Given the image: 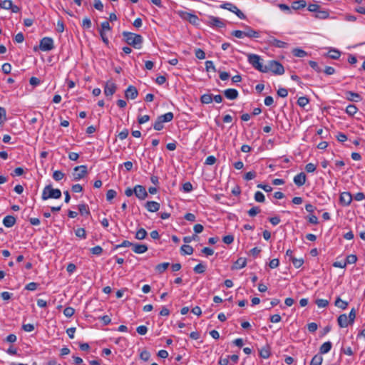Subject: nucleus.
<instances>
[{
  "label": "nucleus",
  "mask_w": 365,
  "mask_h": 365,
  "mask_svg": "<svg viewBox=\"0 0 365 365\" xmlns=\"http://www.w3.org/2000/svg\"><path fill=\"white\" fill-rule=\"evenodd\" d=\"M124 41L135 48H140L143 43V37L140 34L123 31L122 34Z\"/></svg>",
  "instance_id": "nucleus-1"
},
{
  "label": "nucleus",
  "mask_w": 365,
  "mask_h": 365,
  "mask_svg": "<svg viewBox=\"0 0 365 365\" xmlns=\"http://www.w3.org/2000/svg\"><path fill=\"white\" fill-rule=\"evenodd\" d=\"M61 197V191L59 189H54L51 185H46L42 192L41 198L46 200L49 198L59 199Z\"/></svg>",
  "instance_id": "nucleus-2"
},
{
  "label": "nucleus",
  "mask_w": 365,
  "mask_h": 365,
  "mask_svg": "<svg viewBox=\"0 0 365 365\" xmlns=\"http://www.w3.org/2000/svg\"><path fill=\"white\" fill-rule=\"evenodd\" d=\"M247 60L254 68H263L262 59L259 55L254 53L248 54Z\"/></svg>",
  "instance_id": "nucleus-3"
},
{
  "label": "nucleus",
  "mask_w": 365,
  "mask_h": 365,
  "mask_svg": "<svg viewBox=\"0 0 365 365\" xmlns=\"http://www.w3.org/2000/svg\"><path fill=\"white\" fill-rule=\"evenodd\" d=\"M88 173L86 165L76 166L73 169V180H79L83 178Z\"/></svg>",
  "instance_id": "nucleus-4"
},
{
  "label": "nucleus",
  "mask_w": 365,
  "mask_h": 365,
  "mask_svg": "<svg viewBox=\"0 0 365 365\" xmlns=\"http://www.w3.org/2000/svg\"><path fill=\"white\" fill-rule=\"evenodd\" d=\"M39 48L43 51H48L52 50L53 48V39L49 37L43 38L40 41Z\"/></svg>",
  "instance_id": "nucleus-5"
},
{
  "label": "nucleus",
  "mask_w": 365,
  "mask_h": 365,
  "mask_svg": "<svg viewBox=\"0 0 365 365\" xmlns=\"http://www.w3.org/2000/svg\"><path fill=\"white\" fill-rule=\"evenodd\" d=\"M179 14L182 19L189 21L193 25L197 24L199 19L195 14H190L187 11H180Z\"/></svg>",
  "instance_id": "nucleus-6"
},
{
  "label": "nucleus",
  "mask_w": 365,
  "mask_h": 365,
  "mask_svg": "<svg viewBox=\"0 0 365 365\" xmlns=\"http://www.w3.org/2000/svg\"><path fill=\"white\" fill-rule=\"evenodd\" d=\"M135 196L140 200H145L148 197V192L143 185H137L133 188Z\"/></svg>",
  "instance_id": "nucleus-7"
},
{
  "label": "nucleus",
  "mask_w": 365,
  "mask_h": 365,
  "mask_svg": "<svg viewBox=\"0 0 365 365\" xmlns=\"http://www.w3.org/2000/svg\"><path fill=\"white\" fill-rule=\"evenodd\" d=\"M207 23L213 27L223 28L225 26V23L223 20L213 16L208 17Z\"/></svg>",
  "instance_id": "nucleus-8"
},
{
  "label": "nucleus",
  "mask_w": 365,
  "mask_h": 365,
  "mask_svg": "<svg viewBox=\"0 0 365 365\" xmlns=\"http://www.w3.org/2000/svg\"><path fill=\"white\" fill-rule=\"evenodd\" d=\"M116 85L111 81H108L104 87V94L106 96H112L116 91Z\"/></svg>",
  "instance_id": "nucleus-9"
},
{
  "label": "nucleus",
  "mask_w": 365,
  "mask_h": 365,
  "mask_svg": "<svg viewBox=\"0 0 365 365\" xmlns=\"http://www.w3.org/2000/svg\"><path fill=\"white\" fill-rule=\"evenodd\" d=\"M352 195L349 192H343L339 197V202L344 206H348L352 201Z\"/></svg>",
  "instance_id": "nucleus-10"
},
{
  "label": "nucleus",
  "mask_w": 365,
  "mask_h": 365,
  "mask_svg": "<svg viewBox=\"0 0 365 365\" xmlns=\"http://www.w3.org/2000/svg\"><path fill=\"white\" fill-rule=\"evenodd\" d=\"M138 91L133 86H129L125 91V96L128 99H135L138 97Z\"/></svg>",
  "instance_id": "nucleus-11"
},
{
  "label": "nucleus",
  "mask_w": 365,
  "mask_h": 365,
  "mask_svg": "<svg viewBox=\"0 0 365 365\" xmlns=\"http://www.w3.org/2000/svg\"><path fill=\"white\" fill-rule=\"evenodd\" d=\"M307 176L304 173L302 172L294 178V182L298 186L301 187L306 182Z\"/></svg>",
  "instance_id": "nucleus-12"
},
{
  "label": "nucleus",
  "mask_w": 365,
  "mask_h": 365,
  "mask_svg": "<svg viewBox=\"0 0 365 365\" xmlns=\"http://www.w3.org/2000/svg\"><path fill=\"white\" fill-rule=\"evenodd\" d=\"M145 207L149 212H154L159 210L160 204L155 201H148Z\"/></svg>",
  "instance_id": "nucleus-13"
},
{
  "label": "nucleus",
  "mask_w": 365,
  "mask_h": 365,
  "mask_svg": "<svg viewBox=\"0 0 365 365\" xmlns=\"http://www.w3.org/2000/svg\"><path fill=\"white\" fill-rule=\"evenodd\" d=\"M338 324L341 328L347 327L350 323L349 322L348 317L346 314H342L338 317L337 319Z\"/></svg>",
  "instance_id": "nucleus-14"
},
{
  "label": "nucleus",
  "mask_w": 365,
  "mask_h": 365,
  "mask_svg": "<svg viewBox=\"0 0 365 365\" xmlns=\"http://www.w3.org/2000/svg\"><path fill=\"white\" fill-rule=\"evenodd\" d=\"M224 95L230 100H235L238 97V91L234 88H228L224 91Z\"/></svg>",
  "instance_id": "nucleus-15"
},
{
  "label": "nucleus",
  "mask_w": 365,
  "mask_h": 365,
  "mask_svg": "<svg viewBox=\"0 0 365 365\" xmlns=\"http://www.w3.org/2000/svg\"><path fill=\"white\" fill-rule=\"evenodd\" d=\"M245 36L249 38H258L259 36V34L258 31L254 30L251 27L248 26H245V31H244Z\"/></svg>",
  "instance_id": "nucleus-16"
},
{
  "label": "nucleus",
  "mask_w": 365,
  "mask_h": 365,
  "mask_svg": "<svg viewBox=\"0 0 365 365\" xmlns=\"http://www.w3.org/2000/svg\"><path fill=\"white\" fill-rule=\"evenodd\" d=\"M259 356L263 359H268L270 355V346L269 344H266L264 346L262 347L259 351Z\"/></svg>",
  "instance_id": "nucleus-17"
},
{
  "label": "nucleus",
  "mask_w": 365,
  "mask_h": 365,
  "mask_svg": "<svg viewBox=\"0 0 365 365\" xmlns=\"http://www.w3.org/2000/svg\"><path fill=\"white\" fill-rule=\"evenodd\" d=\"M16 223V218L12 215H7L3 220V224L6 227H11Z\"/></svg>",
  "instance_id": "nucleus-18"
},
{
  "label": "nucleus",
  "mask_w": 365,
  "mask_h": 365,
  "mask_svg": "<svg viewBox=\"0 0 365 365\" xmlns=\"http://www.w3.org/2000/svg\"><path fill=\"white\" fill-rule=\"evenodd\" d=\"M133 250L137 254H143L148 250V247L145 245L133 244Z\"/></svg>",
  "instance_id": "nucleus-19"
},
{
  "label": "nucleus",
  "mask_w": 365,
  "mask_h": 365,
  "mask_svg": "<svg viewBox=\"0 0 365 365\" xmlns=\"http://www.w3.org/2000/svg\"><path fill=\"white\" fill-rule=\"evenodd\" d=\"M269 43L271 45H272L275 47H277V48H285L287 46V43H285L282 41L278 40L274 37H272L269 39Z\"/></svg>",
  "instance_id": "nucleus-20"
},
{
  "label": "nucleus",
  "mask_w": 365,
  "mask_h": 365,
  "mask_svg": "<svg viewBox=\"0 0 365 365\" xmlns=\"http://www.w3.org/2000/svg\"><path fill=\"white\" fill-rule=\"evenodd\" d=\"M314 17L319 19H327L329 17V12L327 10H322L320 8L314 14Z\"/></svg>",
  "instance_id": "nucleus-21"
},
{
  "label": "nucleus",
  "mask_w": 365,
  "mask_h": 365,
  "mask_svg": "<svg viewBox=\"0 0 365 365\" xmlns=\"http://www.w3.org/2000/svg\"><path fill=\"white\" fill-rule=\"evenodd\" d=\"M332 347V344L330 341L324 342L319 348V354H324L328 353Z\"/></svg>",
  "instance_id": "nucleus-22"
},
{
  "label": "nucleus",
  "mask_w": 365,
  "mask_h": 365,
  "mask_svg": "<svg viewBox=\"0 0 365 365\" xmlns=\"http://www.w3.org/2000/svg\"><path fill=\"white\" fill-rule=\"evenodd\" d=\"M346 94V98L350 101L358 102L361 100V96L359 93L352 91H347Z\"/></svg>",
  "instance_id": "nucleus-23"
},
{
  "label": "nucleus",
  "mask_w": 365,
  "mask_h": 365,
  "mask_svg": "<svg viewBox=\"0 0 365 365\" xmlns=\"http://www.w3.org/2000/svg\"><path fill=\"white\" fill-rule=\"evenodd\" d=\"M247 264V259L244 257H240L235 262L232 269H242L245 267Z\"/></svg>",
  "instance_id": "nucleus-24"
},
{
  "label": "nucleus",
  "mask_w": 365,
  "mask_h": 365,
  "mask_svg": "<svg viewBox=\"0 0 365 365\" xmlns=\"http://www.w3.org/2000/svg\"><path fill=\"white\" fill-rule=\"evenodd\" d=\"M307 6V3L304 0H299L294 1L292 5V8L294 10L303 9Z\"/></svg>",
  "instance_id": "nucleus-25"
},
{
  "label": "nucleus",
  "mask_w": 365,
  "mask_h": 365,
  "mask_svg": "<svg viewBox=\"0 0 365 365\" xmlns=\"http://www.w3.org/2000/svg\"><path fill=\"white\" fill-rule=\"evenodd\" d=\"M173 113L172 112H168L164 115L158 116V118L163 123H167L171 121L173 119Z\"/></svg>",
  "instance_id": "nucleus-26"
},
{
  "label": "nucleus",
  "mask_w": 365,
  "mask_h": 365,
  "mask_svg": "<svg viewBox=\"0 0 365 365\" xmlns=\"http://www.w3.org/2000/svg\"><path fill=\"white\" fill-rule=\"evenodd\" d=\"M264 68H284V67L279 61L272 60Z\"/></svg>",
  "instance_id": "nucleus-27"
},
{
  "label": "nucleus",
  "mask_w": 365,
  "mask_h": 365,
  "mask_svg": "<svg viewBox=\"0 0 365 365\" xmlns=\"http://www.w3.org/2000/svg\"><path fill=\"white\" fill-rule=\"evenodd\" d=\"M323 357L321 354H318L314 356L311 360L310 365H322Z\"/></svg>",
  "instance_id": "nucleus-28"
},
{
  "label": "nucleus",
  "mask_w": 365,
  "mask_h": 365,
  "mask_svg": "<svg viewBox=\"0 0 365 365\" xmlns=\"http://www.w3.org/2000/svg\"><path fill=\"white\" fill-rule=\"evenodd\" d=\"M292 54L296 57L303 58L307 56V53L299 48H294L292 51Z\"/></svg>",
  "instance_id": "nucleus-29"
},
{
  "label": "nucleus",
  "mask_w": 365,
  "mask_h": 365,
  "mask_svg": "<svg viewBox=\"0 0 365 365\" xmlns=\"http://www.w3.org/2000/svg\"><path fill=\"white\" fill-rule=\"evenodd\" d=\"M78 210L81 215H89L90 210L86 204H81L78 205Z\"/></svg>",
  "instance_id": "nucleus-30"
},
{
  "label": "nucleus",
  "mask_w": 365,
  "mask_h": 365,
  "mask_svg": "<svg viewBox=\"0 0 365 365\" xmlns=\"http://www.w3.org/2000/svg\"><path fill=\"white\" fill-rule=\"evenodd\" d=\"M334 304L336 307H337L341 309H346L348 306V302L341 299L340 297H337L335 301Z\"/></svg>",
  "instance_id": "nucleus-31"
},
{
  "label": "nucleus",
  "mask_w": 365,
  "mask_h": 365,
  "mask_svg": "<svg viewBox=\"0 0 365 365\" xmlns=\"http://www.w3.org/2000/svg\"><path fill=\"white\" fill-rule=\"evenodd\" d=\"M147 235V232L144 228H140L135 233V238L141 240L145 239Z\"/></svg>",
  "instance_id": "nucleus-32"
},
{
  "label": "nucleus",
  "mask_w": 365,
  "mask_h": 365,
  "mask_svg": "<svg viewBox=\"0 0 365 365\" xmlns=\"http://www.w3.org/2000/svg\"><path fill=\"white\" fill-rule=\"evenodd\" d=\"M314 71H311L310 73L302 75L303 78L311 83H317V79L314 78Z\"/></svg>",
  "instance_id": "nucleus-33"
},
{
  "label": "nucleus",
  "mask_w": 365,
  "mask_h": 365,
  "mask_svg": "<svg viewBox=\"0 0 365 365\" xmlns=\"http://www.w3.org/2000/svg\"><path fill=\"white\" fill-rule=\"evenodd\" d=\"M327 56L328 57H329L330 58H332V59H338L340 56H341V53L338 50H336V49H331L330 50L328 53H327Z\"/></svg>",
  "instance_id": "nucleus-34"
},
{
  "label": "nucleus",
  "mask_w": 365,
  "mask_h": 365,
  "mask_svg": "<svg viewBox=\"0 0 365 365\" xmlns=\"http://www.w3.org/2000/svg\"><path fill=\"white\" fill-rule=\"evenodd\" d=\"M220 7L224 9L229 10L232 13H235V11H236V9H237V7L235 5H234L231 3H229V2L224 3L223 4H222L220 6Z\"/></svg>",
  "instance_id": "nucleus-35"
},
{
  "label": "nucleus",
  "mask_w": 365,
  "mask_h": 365,
  "mask_svg": "<svg viewBox=\"0 0 365 365\" xmlns=\"http://www.w3.org/2000/svg\"><path fill=\"white\" fill-rule=\"evenodd\" d=\"M169 265H170L169 262H163V263L158 264L155 267V269L159 273H163L168 269Z\"/></svg>",
  "instance_id": "nucleus-36"
},
{
  "label": "nucleus",
  "mask_w": 365,
  "mask_h": 365,
  "mask_svg": "<svg viewBox=\"0 0 365 365\" xmlns=\"http://www.w3.org/2000/svg\"><path fill=\"white\" fill-rule=\"evenodd\" d=\"M181 250V252L182 254H185V255H192L193 253V248L190 246V245H184L181 247L180 248Z\"/></svg>",
  "instance_id": "nucleus-37"
},
{
  "label": "nucleus",
  "mask_w": 365,
  "mask_h": 365,
  "mask_svg": "<svg viewBox=\"0 0 365 365\" xmlns=\"http://www.w3.org/2000/svg\"><path fill=\"white\" fill-rule=\"evenodd\" d=\"M290 260L292 262L293 265L296 268H299L304 264V259L302 258L297 259L294 257H292V259Z\"/></svg>",
  "instance_id": "nucleus-38"
},
{
  "label": "nucleus",
  "mask_w": 365,
  "mask_h": 365,
  "mask_svg": "<svg viewBox=\"0 0 365 365\" xmlns=\"http://www.w3.org/2000/svg\"><path fill=\"white\" fill-rule=\"evenodd\" d=\"M200 100L202 103H210L212 101V96L211 94H204L201 96Z\"/></svg>",
  "instance_id": "nucleus-39"
},
{
  "label": "nucleus",
  "mask_w": 365,
  "mask_h": 365,
  "mask_svg": "<svg viewBox=\"0 0 365 365\" xmlns=\"http://www.w3.org/2000/svg\"><path fill=\"white\" fill-rule=\"evenodd\" d=\"M255 200L258 202H264L265 200V197L262 192L257 191L255 194Z\"/></svg>",
  "instance_id": "nucleus-40"
},
{
  "label": "nucleus",
  "mask_w": 365,
  "mask_h": 365,
  "mask_svg": "<svg viewBox=\"0 0 365 365\" xmlns=\"http://www.w3.org/2000/svg\"><path fill=\"white\" fill-rule=\"evenodd\" d=\"M357 108L354 105H349L346 108V112L350 115H354L357 111Z\"/></svg>",
  "instance_id": "nucleus-41"
},
{
  "label": "nucleus",
  "mask_w": 365,
  "mask_h": 365,
  "mask_svg": "<svg viewBox=\"0 0 365 365\" xmlns=\"http://www.w3.org/2000/svg\"><path fill=\"white\" fill-rule=\"evenodd\" d=\"M315 303L318 306V307L324 308L328 306L329 301L327 299H318L316 300Z\"/></svg>",
  "instance_id": "nucleus-42"
},
{
  "label": "nucleus",
  "mask_w": 365,
  "mask_h": 365,
  "mask_svg": "<svg viewBox=\"0 0 365 365\" xmlns=\"http://www.w3.org/2000/svg\"><path fill=\"white\" fill-rule=\"evenodd\" d=\"M65 176L64 173H63L60 170H56L53 172V178L56 180V181H59L61 180H62L63 178V177Z\"/></svg>",
  "instance_id": "nucleus-43"
},
{
  "label": "nucleus",
  "mask_w": 365,
  "mask_h": 365,
  "mask_svg": "<svg viewBox=\"0 0 365 365\" xmlns=\"http://www.w3.org/2000/svg\"><path fill=\"white\" fill-rule=\"evenodd\" d=\"M260 212H261L260 208L259 207L256 206V207H253L250 210H249L247 213L250 217H255Z\"/></svg>",
  "instance_id": "nucleus-44"
},
{
  "label": "nucleus",
  "mask_w": 365,
  "mask_h": 365,
  "mask_svg": "<svg viewBox=\"0 0 365 365\" xmlns=\"http://www.w3.org/2000/svg\"><path fill=\"white\" fill-rule=\"evenodd\" d=\"M75 313V309L73 307H66L63 310V314L66 317H71Z\"/></svg>",
  "instance_id": "nucleus-45"
},
{
  "label": "nucleus",
  "mask_w": 365,
  "mask_h": 365,
  "mask_svg": "<svg viewBox=\"0 0 365 365\" xmlns=\"http://www.w3.org/2000/svg\"><path fill=\"white\" fill-rule=\"evenodd\" d=\"M11 0H4L0 3V7L4 9H9L11 7Z\"/></svg>",
  "instance_id": "nucleus-46"
},
{
  "label": "nucleus",
  "mask_w": 365,
  "mask_h": 365,
  "mask_svg": "<svg viewBox=\"0 0 365 365\" xmlns=\"http://www.w3.org/2000/svg\"><path fill=\"white\" fill-rule=\"evenodd\" d=\"M309 103V98L305 96L299 97L297 100V104L301 107H304Z\"/></svg>",
  "instance_id": "nucleus-47"
},
{
  "label": "nucleus",
  "mask_w": 365,
  "mask_h": 365,
  "mask_svg": "<svg viewBox=\"0 0 365 365\" xmlns=\"http://www.w3.org/2000/svg\"><path fill=\"white\" fill-rule=\"evenodd\" d=\"M205 268H206V267H205V266L204 264H202L200 263V264H197V265L194 267L193 270H194V272H195V273H197V274H202V273L205 272Z\"/></svg>",
  "instance_id": "nucleus-48"
},
{
  "label": "nucleus",
  "mask_w": 365,
  "mask_h": 365,
  "mask_svg": "<svg viewBox=\"0 0 365 365\" xmlns=\"http://www.w3.org/2000/svg\"><path fill=\"white\" fill-rule=\"evenodd\" d=\"M357 261V257L355 255H349L346 257L345 262L348 264H354Z\"/></svg>",
  "instance_id": "nucleus-49"
},
{
  "label": "nucleus",
  "mask_w": 365,
  "mask_h": 365,
  "mask_svg": "<svg viewBox=\"0 0 365 365\" xmlns=\"http://www.w3.org/2000/svg\"><path fill=\"white\" fill-rule=\"evenodd\" d=\"M320 9V6L317 4H309L307 6V10L310 12L317 13Z\"/></svg>",
  "instance_id": "nucleus-50"
},
{
  "label": "nucleus",
  "mask_w": 365,
  "mask_h": 365,
  "mask_svg": "<svg viewBox=\"0 0 365 365\" xmlns=\"http://www.w3.org/2000/svg\"><path fill=\"white\" fill-rule=\"evenodd\" d=\"M163 122H162L159 118H157L156 121L153 125V128L155 130H161L163 128Z\"/></svg>",
  "instance_id": "nucleus-51"
},
{
  "label": "nucleus",
  "mask_w": 365,
  "mask_h": 365,
  "mask_svg": "<svg viewBox=\"0 0 365 365\" xmlns=\"http://www.w3.org/2000/svg\"><path fill=\"white\" fill-rule=\"evenodd\" d=\"M76 235L78 237L85 239L86 237V230L83 228H78L75 231Z\"/></svg>",
  "instance_id": "nucleus-52"
},
{
  "label": "nucleus",
  "mask_w": 365,
  "mask_h": 365,
  "mask_svg": "<svg viewBox=\"0 0 365 365\" xmlns=\"http://www.w3.org/2000/svg\"><path fill=\"white\" fill-rule=\"evenodd\" d=\"M91 21L89 18L85 17L82 21V26L85 29H90L91 27Z\"/></svg>",
  "instance_id": "nucleus-53"
},
{
  "label": "nucleus",
  "mask_w": 365,
  "mask_h": 365,
  "mask_svg": "<svg viewBox=\"0 0 365 365\" xmlns=\"http://www.w3.org/2000/svg\"><path fill=\"white\" fill-rule=\"evenodd\" d=\"M117 193L114 190H109L106 193V199L108 201H110L114 197H115Z\"/></svg>",
  "instance_id": "nucleus-54"
},
{
  "label": "nucleus",
  "mask_w": 365,
  "mask_h": 365,
  "mask_svg": "<svg viewBox=\"0 0 365 365\" xmlns=\"http://www.w3.org/2000/svg\"><path fill=\"white\" fill-rule=\"evenodd\" d=\"M347 317L349 319V322L350 323V324H352L356 318V311H355L354 308L351 309V310L350 311V312L349 314V316H347Z\"/></svg>",
  "instance_id": "nucleus-55"
},
{
  "label": "nucleus",
  "mask_w": 365,
  "mask_h": 365,
  "mask_svg": "<svg viewBox=\"0 0 365 365\" xmlns=\"http://www.w3.org/2000/svg\"><path fill=\"white\" fill-rule=\"evenodd\" d=\"M216 161H217V159L215 156L210 155L206 158L205 164L208 165H212L215 164L216 163Z\"/></svg>",
  "instance_id": "nucleus-56"
},
{
  "label": "nucleus",
  "mask_w": 365,
  "mask_h": 365,
  "mask_svg": "<svg viewBox=\"0 0 365 365\" xmlns=\"http://www.w3.org/2000/svg\"><path fill=\"white\" fill-rule=\"evenodd\" d=\"M91 252L92 254L96 255H99L103 252V249L101 246H96L91 249Z\"/></svg>",
  "instance_id": "nucleus-57"
},
{
  "label": "nucleus",
  "mask_w": 365,
  "mask_h": 365,
  "mask_svg": "<svg viewBox=\"0 0 365 365\" xmlns=\"http://www.w3.org/2000/svg\"><path fill=\"white\" fill-rule=\"evenodd\" d=\"M222 241L224 243H225L227 245H230L233 242L234 237L231 235H226V236L223 237Z\"/></svg>",
  "instance_id": "nucleus-58"
},
{
  "label": "nucleus",
  "mask_w": 365,
  "mask_h": 365,
  "mask_svg": "<svg viewBox=\"0 0 365 365\" xmlns=\"http://www.w3.org/2000/svg\"><path fill=\"white\" fill-rule=\"evenodd\" d=\"M195 56L199 59H204L205 58V53L200 48L195 50Z\"/></svg>",
  "instance_id": "nucleus-59"
},
{
  "label": "nucleus",
  "mask_w": 365,
  "mask_h": 365,
  "mask_svg": "<svg viewBox=\"0 0 365 365\" xmlns=\"http://www.w3.org/2000/svg\"><path fill=\"white\" fill-rule=\"evenodd\" d=\"M316 165L312 163H308L305 166V170L307 173H313L316 170Z\"/></svg>",
  "instance_id": "nucleus-60"
},
{
  "label": "nucleus",
  "mask_w": 365,
  "mask_h": 365,
  "mask_svg": "<svg viewBox=\"0 0 365 365\" xmlns=\"http://www.w3.org/2000/svg\"><path fill=\"white\" fill-rule=\"evenodd\" d=\"M136 331L139 334L145 335L148 331V328L145 326L142 325V326L138 327L136 329Z\"/></svg>",
  "instance_id": "nucleus-61"
},
{
  "label": "nucleus",
  "mask_w": 365,
  "mask_h": 365,
  "mask_svg": "<svg viewBox=\"0 0 365 365\" xmlns=\"http://www.w3.org/2000/svg\"><path fill=\"white\" fill-rule=\"evenodd\" d=\"M255 177H256V173L255 171H250V172L247 173L245 175L244 178L245 180H251L254 179Z\"/></svg>",
  "instance_id": "nucleus-62"
},
{
  "label": "nucleus",
  "mask_w": 365,
  "mask_h": 365,
  "mask_svg": "<svg viewBox=\"0 0 365 365\" xmlns=\"http://www.w3.org/2000/svg\"><path fill=\"white\" fill-rule=\"evenodd\" d=\"M140 357L142 360L146 361H148L150 357V353L148 351H143L140 354Z\"/></svg>",
  "instance_id": "nucleus-63"
},
{
  "label": "nucleus",
  "mask_w": 365,
  "mask_h": 365,
  "mask_svg": "<svg viewBox=\"0 0 365 365\" xmlns=\"http://www.w3.org/2000/svg\"><path fill=\"white\" fill-rule=\"evenodd\" d=\"M277 95L282 98H285L288 95V91L286 88H280L277 91Z\"/></svg>",
  "instance_id": "nucleus-64"
}]
</instances>
